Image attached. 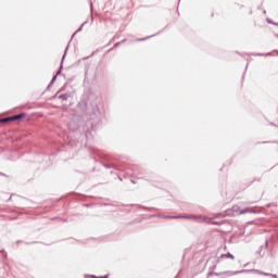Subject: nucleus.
<instances>
[{
  "label": "nucleus",
  "instance_id": "obj_1",
  "mask_svg": "<svg viewBox=\"0 0 278 278\" xmlns=\"http://www.w3.org/2000/svg\"><path fill=\"white\" fill-rule=\"evenodd\" d=\"M24 116H25L24 114L14 115L11 117L0 119V123H10L12 121H21V118H23Z\"/></svg>",
  "mask_w": 278,
  "mask_h": 278
},
{
  "label": "nucleus",
  "instance_id": "obj_2",
  "mask_svg": "<svg viewBox=\"0 0 278 278\" xmlns=\"http://www.w3.org/2000/svg\"><path fill=\"white\" fill-rule=\"evenodd\" d=\"M222 257H230V260H233V255L231 253L224 254Z\"/></svg>",
  "mask_w": 278,
  "mask_h": 278
},
{
  "label": "nucleus",
  "instance_id": "obj_3",
  "mask_svg": "<svg viewBox=\"0 0 278 278\" xmlns=\"http://www.w3.org/2000/svg\"><path fill=\"white\" fill-rule=\"evenodd\" d=\"M202 220H204V223H212V218H207V217H203Z\"/></svg>",
  "mask_w": 278,
  "mask_h": 278
}]
</instances>
